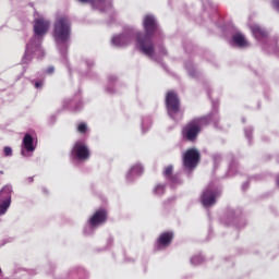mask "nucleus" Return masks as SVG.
<instances>
[{"instance_id": "f257e3e1", "label": "nucleus", "mask_w": 279, "mask_h": 279, "mask_svg": "<svg viewBox=\"0 0 279 279\" xmlns=\"http://www.w3.org/2000/svg\"><path fill=\"white\" fill-rule=\"evenodd\" d=\"M144 36L134 31V28L125 31L123 34L112 38V45H114V47H128V45H131L132 40H135L140 51L154 60L156 58V48L154 47V40H151V38H154V34L156 29H158V23L154 15H147L144 19Z\"/></svg>"}, {"instance_id": "f03ea898", "label": "nucleus", "mask_w": 279, "mask_h": 279, "mask_svg": "<svg viewBox=\"0 0 279 279\" xmlns=\"http://www.w3.org/2000/svg\"><path fill=\"white\" fill-rule=\"evenodd\" d=\"M49 21L45 19L35 20L34 32L35 36L29 40L26 45L25 54L23 57L24 64H29L34 56H38V58L45 56V51L40 47V43H43V36L49 32Z\"/></svg>"}, {"instance_id": "7ed1b4c3", "label": "nucleus", "mask_w": 279, "mask_h": 279, "mask_svg": "<svg viewBox=\"0 0 279 279\" xmlns=\"http://www.w3.org/2000/svg\"><path fill=\"white\" fill-rule=\"evenodd\" d=\"M53 38L58 48L66 45V41L71 38V22L69 17L62 16L57 19L53 26Z\"/></svg>"}, {"instance_id": "20e7f679", "label": "nucleus", "mask_w": 279, "mask_h": 279, "mask_svg": "<svg viewBox=\"0 0 279 279\" xmlns=\"http://www.w3.org/2000/svg\"><path fill=\"white\" fill-rule=\"evenodd\" d=\"M215 119V116H207L204 118H197L192 120L184 129L183 135L187 141H195L199 132H202V128H206L210 121Z\"/></svg>"}, {"instance_id": "39448f33", "label": "nucleus", "mask_w": 279, "mask_h": 279, "mask_svg": "<svg viewBox=\"0 0 279 279\" xmlns=\"http://www.w3.org/2000/svg\"><path fill=\"white\" fill-rule=\"evenodd\" d=\"M217 197H219V191L216 190L215 185H209L203 192L201 202L205 208H210V206L217 204Z\"/></svg>"}, {"instance_id": "423d86ee", "label": "nucleus", "mask_w": 279, "mask_h": 279, "mask_svg": "<svg viewBox=\"0 0 279 279\" xmlns=\"http://www.w3.org/2000/svg\"><path fill=\"white\" fill-rule=\"evenodd\" d=\"M166 104L169 117L175 119V114L180 112V99H178V94H175V92H169L166 97Z\"/></svg>"}, {"instance_id": "0eeeda50", "label": "nucleus", "mask_w": 279, "mask_h": 279, "mask_svg": "<svg viewBox=\"0 0 279 279\" xmlns=\"http://www.w3.org/2000/svg\"><path fill=\"white\" fill-rule=\"evenodd\" d=\"M12 204V186L5 185L0 191V215H5Z\"/></svg>"}, {"instance_id": "6e6552de", "label": "nucleus", "mask_w": 279, "mask_h": 279, "mask_svg": "<svg viewBox=\"0 0 279 279\" xmlns=\"http://www.w3.org/2000/svg\"><path fill=\"white\" fill-rule=\"evenodd\" d=\"M199 162V151L195 149H189L183 157V165L185 169H195Z\"/></svg>"}, {"instance_id": "1a4fd4ad", "label": "nucleus", "mask_w": 279, "mask_h": 279, "mask_svg": "<svg viewBox=\"0 0 279 279\" xmlns=\"http://www.w3.org/2000/svg\"><path fill=\"white\" fill-rule=\"evenodd\" d=\"M72 155L74 158H76V160H88V158H90V150H88V147L84 144V142H77L74 145Z\"/></svg>"}, {"instance_id": "9d476101", "label": "nucleus", "mask_w": 279, "mask_h": 279, "mask_svg": "<svg viewBox=\"0 0 279 279\" xmlns=\"http://www.w3.org/2000/svg\"><path fill=\"white\" fill-rule=\"evenodd\" d=\"M35 150H36V146H34V137H32L29 133H26L23 138L21 154L22 156L27 158L32 156L33 151Z\"/></svg>"}, {"instance_id": "9b49d317", "label": "nucleus", "mask_w": 279, "mask_h": 279, "mask_svg": "<svg viewBox=\"0 0 279 279\" xmlns=\"http://www.w3.org/2000/svg\"><path fill=\"white\" fill-rule=\"evenodd\" d=\"M108 217V214L106 209H99L94 214V217L89 219V226L90 228H95V226H99L101 223H106V219Z\"/></svg>"}, {"instance_id": "f8f14e48", "label": "nucleus", "mask_w": 279, "mask_h": 279, "mask_svg": "<svg viewBox=\"0 0 279 279\" xmlns=\"http://www.w3.org/2000/svg\"><path fill=\"white\" fill-rule=\"evenodd\" d=\"M173 241V233L172 232H165L158 239V247L159 250L162 247H167Z\"/></svg>"}, {"instance_id": "ddd939ff", "label": "nucleus", "mask_w": 279, "mask_h": 279, "mask_svg": "<svg viewBox=\"0 0 279 279\" xmlns=\"http://www.w3.org/2000/svg\"><path fill=\"white\" fill-rule=\"evenodd\" d=\"M232 41L238 47H241L242 49H245V47H250V43L247 39H245V36L243 34H235L232 37Z\"/></svg>"}, {"instance_id": "4468645a", "label": "nucleus", "mask_w": 279, "mask_h": 279, "mask_svg": "<svg viewBox=\"0 0 279 279\" xmlns=\"http://www.w3.org/2000/svg\"><path fill=\"white\" fill-rule=\"evenodd\" d=\"M81 3H92L94 8H97L98 10H101L104 12V7L108 3L110 5V2L108 0H78Z\"/></svg>"}, {"instance_id": "2eb2a0df", "label": "nucleus", "mask_w": 279, "mask_h": 279, "mask_svg": "<svg viewBox=\"0 0 279 279\" xmlns=\"http://www.w3.org/2000/svg\"><path fill=\"white\" fill-rule=\"evenodd\" d=\"M142 174H143V166L136 165L133 168H131V170L129 171V173L126 175V180L132 182V180H134V178H136V175H142Z\"/></svg>"}, {"instance_id": "dca6fc26", "label": "nucleus", "mask_w": 279, "mask_h": 279, "mask_svg": "<svg viewBox=\"0 0 279 279\" xmlns=\"http://www.w3.org/2000/svg\"><path fill=\"white\" fill-rule=\"evenodd\" d=\"M173 166H168L163 169V175L168 179L172 184H178V175H173Z\"/></svg>"}, {"instance_id": "f3484780", "label": "nucleus", "mask_w": 279, "mask_h": 279, "mask_svg": "<svg viewBox=\"0 0 279 279\" xmlns=\"http://www.w3.org/2000/svg\"><path fill=\"white\" fill-rule=\"evenodd\" d=\"M252 32H253V35L254 37L257 39V40H260V38H267V32H265V29L260 28V26L258 25H253L251 27Z\"/></svg>"}, {"instance_id": "a211bd4d", "label": "nucleus", "mask_w": 279, "mask_h": 279, "mask_svg": "<svg viewBox=\"0 0 279 279\" xmlns=\"http://www.w3.org/2000/svg\"><path fill=\"white\" fill-rule=\"evenodd\" d=\"M203 260H204V257H202L201 255L194 256L191 258L192 265H202Z\"/></svg>"}, {"instance_id": "6ab92c4d", "label": "nucleus", "mask_w": 279, "mask_h": 279, "mask_svg": "<svg viewBox=\"0 0 279 279\" xmlns=\"http://www.w3.org/2000/svg\"><path fill=\"white\" fill-rule=\"evenodd\" d=\"M154 193L156 195H162V193H165V185H157L154 190Z\"/></svg>"}, {"instance_id": "aec40b11", "label": "nucleus", "mask_w": 279, "mask_h": 279, "mask_svg": "<svg viewBox=\"0 0 279 279\" xmlns=\"http://www.w3.org/2000/svg\"><path fill=\"white\" fill-rule=\"evenodd\" d=\"M87 126L85 123H81L77 128V131L81 132L82 134H84V132H86Z\"/></svg>"}, {"instance_id": "412c9836", "label": "nucleus", "mask_w": 279, "mask_h": 279, "mask_svg": "<svg viewBox=\"0 0 279 279\" xmlns=\"http://www.w3.org/2000/svg\"><path fill=\"white\" fill-rule=\"evenodd\" d=\"M4 155L5 156H12V148L11 147H4Z\"/></svg>"}, {"instance_id": "4be33fe9", "label": "nucleus", "mask_w": 279, "mask_h": 279, "mask_svg": "<svg viewBox=\"0 0 279 279\" xmlns=\"http://www.w3.org/2000/svg\"><path fill=\"white\" fill-rule=\"evenodd\" d=\"M272 8L279 12V0H272Z\"/></svg>"}, {"instance_id": "5701e85b", "label": "nucleus", "mask_w": 279, "mask_h": 279, "mask_svg": "<svg viewBox=\"0 0 279 279\" xmlns=\"http://www.w3.org/2000/svg\"><path fill=\"white\" fill-rule=\"evenodd\" d=\"M245 136H246V138H250V136H252V129L245 130Z\"/></svg>"}, {"instance_id": "b1692460", "label": "nucleus", "mask_w": 279, "mask_h": 279, "mask_svg": "<svg viewBox=\"0 0 279 279\" xmlns=\"http://www.w3.org/2000/svg\"><path fill=\"white\" fill-rule=\"evenodd\" d=\"M221 160V155H214V161L219 162Z\"/></svg>"}, {"instance_id": "393cba45", "label": "nucleus", "mask_w": 279, "mask_h": 279, "mask_svg": "<svg viewBox=\"0 0 279 279\" xmlns=\"http://www.w3.org/2000/svg\"><path fill=\"white\" fill-rule=\"evenodd\" d=\"M53 71H56V68L49 66L46 73L51 74Z\"/></svg>"}, {"instance_id": "a878e982", "label": "nucleus", "mask_w": 279, "mask_h": 279, "mask_svg": "<svg viewBox=\"0 0 279 279\" xmlns=\"http://www.w3.org/2000/svg\"><path fill=\"white\" fill-rule=\"evenodd\" d=\"M41 87H43V82L35 83V88H41Z\"/></svg>"}, {"instance_id": "bb28decb", "label": "nucleus", "mask_w": 279, "mask_h": 279, "mask_svg": "<svg viewBox=\"0 0 279 279\" xmlns=\"http://www.w3.org/2000/svg\"><path fill=\"white\" fill-rule=\"evenodd\" d=\"M161 54L167 56V50H165V48H161Z\"/></svg>"}, {"instance_id": "cd10ccee", "label": "nucleus", "mask_w": 279, "mask_h": 279, "mask_svg": "<svg viewBox=\"0 0 279 279\" xmlns=\"http://www.w3.org/2000/svg\"><path fill=\"white\" fill-rule=\"evenodd\" d=\"M27 182H28V184H31V182H34V178H32V177L28 178V179H27Z\"/></svg>"}, {"instance_id": "c85d7f7f", "label": "nucleus", "mask_w": 279, "mask_h": 279, "mask_svg": "<svg viewBox=\"0 0 279 279\" xmlns=\"http://www.w3.org/2000/svg\"><path fill=\"white\" fill-rule=\"evenodd\" d=\"M86 63L88 64V66H93V61H86Z\"/></svg>"}, {"instance_id": "c756f323", "label": "nucleus", "mask_w": 279, "mask_h": 279, "mask_svg": "<svg viewBox=\"0 0 279 279\" xmlns=\"http://www.w3.org/2000/svg\"><path fill=\"white\" fill-rule=\"evenodd\" d=\"M190 75H192V77H194V76H195V74H193V72H191V70H190Z\"/></svg>"}, {"instance_id": "7c9ffc66", "label": "nucleus", "mask_w": 279, "mask_h": 279, "mask_svg": "<svg viewBox=\"0 0 279 279\" xmlns=\"http://www.w3.org/2000/svg\"><path fill=\"white\" fill-rule=\"evenodd\" d=\"M246 184L243 185V189H245Z\"/></svg>"}, {"instance_id": "2f4dec72", "label": "nucleus", "mask_w": 279, "mask_h": 279, "mask_svg": "<svg viewBox=\"0 0 279 279\" xmlns=\"http://www.w3.org/2000/svg\"><path fill=\"white\" fill-rule=\"evenodd\" d=\"M0 274H1V268H0Z\"/></svg>"}]
</instances>
